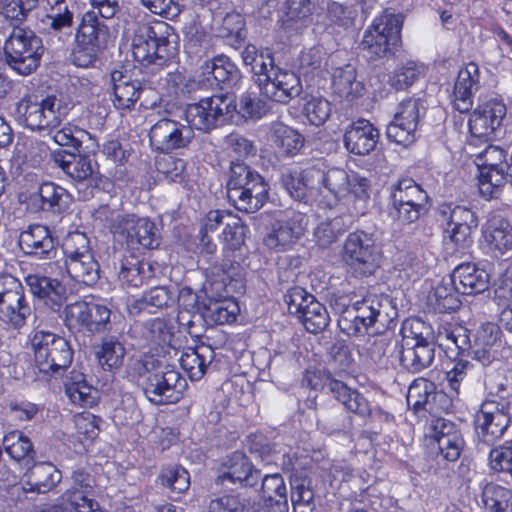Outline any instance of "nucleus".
Wrapping results in <instances>:
<instances>
[{
    "mask_svg": "<svg viewBox=\"0 0 512 512\" xmlns=\"http://www.w3.org/2000/svg\"><path fill=\"white\" fill-rule=\"evenodd\" d=\"M96 355L99 364L105 370L117 369L122 365L125 348L116 337L109 336L102 340L101 347Z\"/></svg>",
    "mask_w": 512,
    "mask_h": 512,
    "instance_id": "52",
    "label": "nucleus"
},
{
    "mask_svg": "<svg viewBox=\"0 0 512 512\" xmlns=\"http://www.w3.org/2000/svg\"><path fill=\"white\" fill-rule=\"evenodd\" d=\"M111 310L101 304L90 302L87 314L86 330L91 333H102L111 328Z\"/></svg>",
    "mask_w": 512,
    "mask_h": 512,
    "instance_id": "62",
    "label": "nucleus"
},
{
    "mask_svg": "<svg viewBox=\"0 0 512 512\" xmlns=\"http://www.w3.org/2000/svg\"><path fill=\"white\" fill-rule=\"evenodd\" d=\"M227 197L237 210L255 213L268 198V185L267 183L260 185L252 183L250 187L242 188V190L227 191Z\"/></svg>",
    "mask_w": 512,
    "mask_h": 512,
    "instance_id": "40",
    "label": "nucleus"
},
{
    "mask_svg": "<svg viewBox=\"0 0 512 512\" xmlns=\"http://www.w3.org/2000/svg\"><path fill=\"white\" fill-rule=\"evenodd\" d=\"M95 486V479L84 470L73 472L72 484L63 495L62 499L68 503L74 512H108L98 502L89 498Z\"/></svg>",
    "mask_w": 512,
    "mask_h": 512,
    "instance_id": "21",
    "label": "nucleus"
},
{
    "mask_svg": "<svg viewBox=\"0 0 512 512\" xmlns=\"http://www.w3.org/2000/svg\"><path fill=\"white\" fill-rule=\"evenodd\" d=\"M506 152L494 145L487 146L477 155L479 192L487 198H497L502 187L509 182Z\"/></svg>",
    "mask_w": 512,
    "mask_h": 512,
    "instance_id": "10",
    "label": "nucleus"
},
{
    "mask_svg": "<svg viewBox=\"0 0 512 512\" xmlns=\"http://www.w3.org/2000/svg\"><path fill=\"white\" fill-rule=\"evenodd\" d=\"M193 138L192 127L166 117L157 121L149 131L152 147L166 153L187 147Z\"/></svg>",
    "mask_w": 512,
    "mask_h": 512,
    "instance_id": "18",
    "label": "nucleus"
},
{
    "mask_svg": "<svg viewBox=\"0 0 512 512\" xmlns=\"http://www.w3.org/2000/svg\"><path fill=\"white\" fill-rule=\"evenodd\" d=\"M401 25L398 15L385 13L375 18L364 32L359 48L372 61L391 55L400 41Z\"/></svg>",
    "mask_w": 512,
    "mask_h": 512,
    "instance_id": "9",
    "label": "nucleus"
},
{
    "mask_svg": "<svg viewBox=\"0 0 512 512\" xmlns=\"http://www.w3.org/2000/svg\"><path fill=\"white\" fill-rule=\"evenodd\" d=\"M346 295L334 294L330 298L331 308L339 314L340 330L348 336L368 333H383L391 328L398 311L393 300L385 294L368 293L350 306Z\"/></svg>",
    "mask_w": 512,
    "mask_h": 512,
    "instance_id": "1",
    "label": "nucleus"
},
{
    "mask_svg": "<svg viewBox=\"0 0 512 512\" xmlns=\"http://www.w3.org/2000/svg\"><path fill=\"white\" fill-rule=\"evenodd\" d=\"M62 479V473L50 462L35 463L24 475L25 492L47 493Z\"/></svg>",
    "mask_w": 512,
    "mask_h": 512,
    "instance_id": "33",
    "label": "nucleus"
},
{
    "mask_svg": "<svg viewBox=\"0 0 512 512\" xmlns=\"http://www.w3.org/2000/svg\"><path fill=\"white\" fill-rule=\"evenodd\" d=\"M25 281L32 294L44 300L45 305L52 311L59 312L61 310L68 293L66 286L58 279L30 274Z\"/></svg>",
    "mask_w": 512,
    "mask_h": 512,
    "instance_id": "28",
    "label": "nucleus"
},
{
    "mask_svg": "<svg viewBox=\"0 0 512 512\" xmlns=\"http://www.w3.org/2000/svg\"><path fill=\"white\" fill-rule=\"evenodd\" d=\"M241 57L246 66L250 67L251 72L257 77L256 84L260 89L261 78L270 76V69L277 66L270 49H258L253 44H248L241 52Z\"/></svg>",
    "mask_w": 512,
    "mask_h": 512,
    "instance_id": "45",
    "label": "nucleus"
},
{
    "mask_svg": "<svg viewBox=\"0 0 512 512\" xmlns=\"http://www.w3.org/2000/svg\"><path fill=\"white\" fill-rule=\"evenodd\" d=\"M318 0H287L286 20L287 30L298 32L311 23V17L316 9Z\"/></svg>",
    "mask_w": 512,
    "mask_h": 512,
    "instance_id": "47",
    "label": "nucleus"
},
{
    "mask_svg": "<svg viewBox=\"0 0 512 512\" xmlns=\"http://www.w3.org/2000/svg\"><path fill=\"white\" fill-rule=\"evenodd\" d=\"M167 25L157 22L137 23L132 37V54L135 61L144 66H163L173 57L175 47L166 36Z\"/></svg>",
    "mask_w": 512,
    "mask_h": 512,
    "instance_id": "5",
    "label": "nucleus"
},
{
    "mask_svg": "<svg viewBox=\"0 0 512 512\" xmlns=\"http://www.w3.org/2000/svg\"><path fill=\"white\" fill-rule=\"evenodd\" d=\"M136 370L144 378L143 391L150 402L174 404L183 397L187 381L174 365L164 359L147 357L136 363Z\"/></svg>",
    "mask_w": 512,
    "mask_h": 512,
    "instance_id": "2",
    "label": "nucleus"
},
{
    "mask_svg": "<svg viewBox=\"0 0 512 512\" xmlns=\"http://www.w3.org/2000/svg\"><path fill=\"white\" fill-rule=\"evenodd\" d=\"M452 282L462 294H478L489 287V274L474 263H462L451 274Z\"/></svg>",
    "mask_w": 512,
    "mask_h": 512,
    "instance_id": "35",
    "label": "nucleus"
},
{
    "mask_svg": "<svg viewBox=\"0 0 512 512\" xmlns=\"http://www.w3.org/2000/svg\"><path fill=\"white\" fill-rule=\"evenodd\" d=\"M2 443L7 454L17 462L29 463L35 459L36 452L33 444L22 431L13 430L7 433Z\"/></svg>",
    "mask_w": 512,
    "mask_h": 512,
    "instance_id": "48",
    "label": "nucleus"
},
{
    "mask_svg": "<svg viewBox=\"0 0 512 512\" xmlns=\"http://www.w3.org/2000/svg\"><path fill=\"white\" fill-rule=\"evenodd\" d=\"M379 140V130L365 119L350 124L344 133L346 149L355 155H367L373 151Z\"/></svg>",
    "mask_w": 512,
    "mask_h": 512,
    "instance_id": "29",
    "label": "nucleus"
},
{
    "mask_svg": "<svg viewBox=\"0 0 512 512\" xmlns=\"http://www.w3.org/2000/svg\"><path fill=\"white\" fill-rule=\"evenodd\" d=\"M510 424V413L504 403L485 401L475 416L478 437L487 444L500 439Z\"/></svg>",
    "mask_w": 512,
    "mask_h": 512,
    "instance_id": "16",
    "label": "nucleus"
},
{
    "mask_svg": "<svg viewBox=\"0 0 512 512\" xmlns=\"http://www.w3.org/2000/svg\"><path fill=\"white\" fill-rule=\"evenodd\" d=\"M31 314L24 287L9 274L0 276V320L15 328L23 326Z\"/></svg>",
    "mask_w": 512,
    "mask_h": 512,
    "instance_id": "14",
    "label": "nucleus"
},
{
    "mask_svg": "<svg viewBox=\"0 0 512 512\" xmlns=\"http://www.w3.org/2000/svg\"><path fill=\"white\" fill-rule=\"evenodd\" d=\"M116 231L126 233L127 245L133 249L142 247L145 249L157 248L160 244L158 230L155 224L147 218L135 215H117Z\"/></svg>",
    "mask_w": 512,
    "mask_h": 512,
    "instance_id": "20",
    "label": "nucleus"
},
{
    "mask_svg": "<svg viewBox=\"0 0 512 512\" xmlns=\"http://www.w3.org/2000/svg\"><path fill=\"white\" fill-rule=\"evenodd\" d=\"M65 392L73 404L81 407L93 406L98 398V391L87 383L81 373H75L65 383Z\"/></svg>",
    "mask_w": 512,
    "mask_h": 512,
    "instance_id": "51",
    "label": "nucleus"
},
{
    "mask_svg": "<svg viewBox=\"0 0 512 512\" xmlns=\"http://www.w3.org/2000/svg\"><path fill=\"white\" fill-rule=\"evenodd\" d=\"M202 75L211 86L224 89L232 87L237 83L240 73L234 63L226 56H217L210 61H206L201 66Z\"/></svg>",
    "mask_w": 512,
    "mask_h": 512,
    "instance_id": "38",
    "label": "nucleus"
},
{
    "mask_svg": "<svg viewBox=\"0 0 512 512\" xmlns=\"http://www.w3.org/2000/svg\"><path fill=\"white\" fill-rule=\"evenodd\" d=\"M284 301L289 313L295 315L308 332L316 334L328 326L330 317L327 309L302 287L290 288L284 295Z\"/></svg>",
    "mask_w": 512,
    "mask_h": 512,
    "instance_id": "12",
    "label": "nucleus"
},
{
    "mask_svg": "<svg viewBox=\"0 0 512 512\" xmlns=\"http://www.w3.org/2000/svg\"><path fill=\"white\" fill-rule=\"evenodd\" d=\"M331 110V103L322 96L310 95L305 98L304 115L315 126L325 123L331 114Z\"/></svg>",
    "mask_w": 512,
    "mask_h": 512,
    "instance_id": "58",
    "label": "nucleus"
},
{
    "mask_svg": "<svg viewBox=\"0 0 512 512\" xmlns=\"http://www.w3.org/2000/svg\"><path fill=\"white\" fill-rule=\"evenodd\" d=\"M457 286L452 277L443 279L428 295V304L439 313H450L457 310L460 305Z\"/></svg>",
    "mask_w": 512,
    "mask_h": 512,
    "instance_id": "44",
    "label": "nucleus"
},
{
    "mask_svg": "<svg viewBox=\"0 0 512 512\" xmlns=\"http://www.w3.org/2000/svg\"><path fill=\"white\" fill-rule=\"evenodd\" d=\"M391 197L397 220L403 224L417 221L427 211L428 194L411 178L399 180Z\"/></svg>",
    "mask_w": 512,
    "mask_h": 512,
    "instance_id": "13",
    "label": "nucleus"
},
{
    "mask_svg": "<svg viewBox=\"0 0 512 512\" xmlns=\"http://www.w3.org/2000/svg\"><path fill=\"white\" fill-rule=\"evenodd\" d=\"M499 305L503 307L501 321L505 322L506 328L512 331V274L506 276L502 285L496 290Z\"/></svg>",
    "mask_w": 512,
    "mask_h": 512,
    "instance_id": "64",
    "label": "nucleus"
},
{
    "mask_svg": "<svg viewBox=\"0 0 512 512\" xmlns=\"http://www.w3.org/2000/svg\"><path fill=\"white\" fill-rule=\"evenodd\" d=\"M424 74V67L419 63L407 60L397 65L389 77L390 85L397 91L412 86Z\"/></svg>",
    "mask_w": 512,
    "mask_h": 512,
    "instance_id": "53",
    "label": "nucleus"
},
{
    "mask_svg": "<svg viewBox=\"0 0 512 512\" xmlns=\"http://www.w3.org/2000/svg\"><path fill=\"white\" fill-rule=\"evenodd\" d=\"M214 358V351L208 345H199L195 348H187L180 357V364L184 371L187 372L192 381L200 380L207 366Z\"/></svg>",
    "mask_w": 512,
    "mask_h": 512,
    "instance_id": "43",
    "label": "nucleus"
},
{
    "mask_svg": "<svg viewBox=\"0 0 512 512\" xmlns=\"http://www.w3.org/2000/svg\"><path fill=\"white\" fill-rule=\"evenodd\" d=\"M407 403L415 413L426 411L436 415L450 408L451 399L446 393L437 391L432 381L420 377L409 386Z\"/></svg>",
    "mask_w": 512,
    "mask_h": 512,
    "instance_id": "19",
    "label": "nucleus"
},
{
    "mask_svg": "<svg viewBox=\"0 0 512 512\" xmlns=\"http://www.w3.org/2000/svg\"><path fill=\"white\" fill-rule=\"evenodd\" d=\"M401 346L434 343L430 339L431 328L419 318H408L402 323Z\"/></svg>",
    "mask_w": 512,
    "mask_h": 512,
    "instance_id": "56",
    "label": "nucleus"
},
{
    "mask_svg": "<svg viewBox=\"0 0 512 512\" xmlns=\"http://www.w3.org/2000/svg\"><path fill=\"white\" fill-rule=\"evenodd\" d=\"M261 79V95L277 103L288 104L303 92L300 77L291 70L277 66L270 69V76Z\"/></svg>",
    "mask_w": 512,
    "mask_h": 512,
    "instance_id": "17",
    "label": "nucleus"
},
{
    "mask_svg": "<svg viewBox=\"0 0 512 512\" xmlns=\"http://www.w3.org/2000/svg\"><path fill=\"white\" fill-rule=\"evenodd\" d=\"M481 498L488 512H512V491L506 487L493 482L486 483Z\"/></svg>",
    "mask_w": 512,
    "mask_h": 512,
    "instance_id": "50",
    "label": "nucleus"
},
{
    "mask_svg": "<svg viewBox=\"0 0 512 512\" xmlns=\"http://www.w3.org/2000/svg\"><path fill=\"white\" fill-rule=\"evenodd\" d=\"M90 302L76 301L64 307V324L69 330H86Z\"/></svg>",
    "mask_w": 512,
    "mask_h": 512,
    "instance_id": "61",
    "label": "nucleus"
},
{
    "mask_svg": "<svg viewBox=\"0 0 512 512\" xmlns=\"http://www.w3.org/2000/svg\"><path fill=\"white\" fill-rule=\"evenodd\" d=\"M260 479V472L254 470L251 462L242 452L235 451L222 463L219 475L216 478L218 484L226 482L245 486H254Z\"/></svg>",
    "mask_w": 512,
    "mask_h": 512,
    "instance_id": "25",
    "label": "nucleus"
},
{
    "mask_svg": "<svg viewBox=\"0 0 512 512\" xmlns=\"http://www.w3.org/2000/svg\"><path fill=\"white\" fill-rule=\"evenodd\" d=\"M32 211H47L53 214H63L72 203V196L63 187L52 182L42 183L38 190L27 198Z\"/></svg>",
    "mask_w": 512,
    "mask_h": 512,
    "instance_id": "23",
    "label": "nucleus"
},
{
    "mask_svg": "<svg viewBox=\"0 0 512 512\" xmlns=\"http://www.w3.org/2000/svg\"><path fill=\"white\" fill-rule=\"evenodd\" d=\"M483 238L489 250L504 255L512 250V226L500 216H492L483 226Z\"/></svg>",
    "mask_w": 512,
    "mask_h": 512,
    "instance_id": "37",
    "label": "nucleus"
},
{
    "mask_svg": "<svg viewBox=\"0 0 512 512\" xmlns=\"http://www.w3.org/2000/svg\"><path fill=\"white\" fill-rule=\"evenodd\" d=\"M306 225V216L293 212L287 219L277 220L273 223L264 243L275 251H285L304 235Z\"/></svg>",
    "mask_w": 512,
    "mask_h": 512,
    "instance_id": "22",
    "label": "nucleus"
},
{
    "mask_svg": "<svg viewBox=\"0 0 512 512\" xmlns=\"http://www.w3.org/2000/svg\"><path fill=\"white\" fill-rule=\"evenodd\" d=\"M333 92L349 102L364 95L365 86L357 80V72L351 64L335 68L332 74Z\"/></svg>",
    "mask_w": 512,
    "mask_h": 512,
    "instance_id": "39",
    "label": "nucleus"
},
{
    "mask_svg": "<svg viewBox=\"0 0 512 512\" xmlns=\"http://www.w3.org/2000/svg\"><path fill=\"white\" fill-rule=\"evenodd\" d=\"M91 139V134L75 125L67 124L56 130L53 140L60 146H67L74 151H79L82 144Z\"/></svg>",
    "mask_w": 512,
    "mask_h": 512,
    "instance_id": "59",
    "label": "nucleus"
},
{
    "mask_svg": "<svg viewBox=\"0 0 512 512\" xmlns=\"http://www.w3.org/2000/svg\"><path fill=\"white\" fill-rule=\"evenodd\" d=\"M252 183H266L263 177L243 162L233 161L230 167V176L227 182V191L250 187Z\"/></svg>",
    "mask_w": 512,
    "mask_h": 512,
    "instance_id": "55",
    "label": "nucleus"
},
{
    "mask_svg": "<svg viewBox=\"0 0 512 512\" xmlns=\"http://www.w3.org/2000/svg\"><path fill=\"white\" fill-rule=\"evenodd\" d=\"M4 59L19 75L33 73L44 51L42 40L30 29L15 27L4 42Z\"/></svg>",
    "mask_w": 512,
    "mask_h": 512,
    "instance_id": "6",
    "label": "nucleus"
},
{
    "mask_svg": "<svg viewBox=\"0 0 512 512\" xmlns=\"http://www.w3.org/2000/svg\"><path fill=\"white\" fill-rule=\"evenodd\" d=\"M306 174V180L315 185L316 200L326 207H333L349 194L359 199L368 197V180L355 173L350 175L345 169L311 166L306 168Z\"/></svg>",
    "mask_w": 512,
    "mask_h": 512,
    "instance_id": "3",
    "label": "nucleus"
},
{
    "mask_svg": "<svg viewBox=\"0 0 512 512\" xmlns=\"http://www.w3.org/2000/svg\"><path fill=\"white\" fill-rule=\"evenodd\" d=\"M31 345L35 367L40 373L52 375L65 371L73 360V349L64 337L49 331H36Z\"/></svg>",
    "mask_w": 512,
    "mask_h": 512,
    "instance_id": "8",
    "label": "nucleus"
},
{
    "mask_svg": "<svg viewBox=\"0 0 512 512\" xmlns=\"http://www.w3.org/2000/svg\"><path fill=\"white\" fill-rule=\"evenodd\" d=\"M62 250L66 271L71 279L86 286L96 284L100 277V266L88 237L79 231L71 232L64 238Z\"/></svg>",
    "mask_w": 512,
    "mask_h": 512,
    "instance_id": "7",
    "label": "nucleus"
},
{
    "mask_svg": "<svg viewBox=\"0 0 512 512\" xmlns=\"http://www.w3.org/2000/svg\"><path fill=\"white\" fill-rule=\"evenodd\" d=\"M239 312L238 304L231 300L210 301L203 307V332L206 324L223 325L234 322Z\"/></svg>",
    "mask_w": 512,
    "mask_h": 512,
    "instance_id": "49",
    "label": "nucleus"
},
{
    "mask_svg": "<svg viewBox=\"0 0 512 512\" xmlns=\"http://www.w3.org/2000/svg\"><path fill=\"white\" fill-rule=\"evenodd\" d=\"M208 512H256L246 501L235 495H224L213 499Z\"/></svg>",
    "mask_w": 512,
    "mask_h": 512,
    "instance_id": "63",
    "label": "nucleus"
},
{
    "mask_svg": "<svg viewBox=\"0 0 512 512\" xmlns=\"http://www.w3.org/2000/svg\"><path fill=\"white\" fill-rule=\"evenodd\" d=\"M39 0H0V14L11 21L23 22Z\"/></svg>",
    "mask_w": 512,
    "mask_h": 512,
    "instance_id": "60",
    "label": "nucleus"
},
{
    "mask_svg": "<svg viewBox=\"0 0 512 512\" xmlns=\"http://www.w3.org/2000/svg\"><path fill=\"white\" fill-rule=\"evenodd\" d=\"M479 88V68L471 62L460 69L453 91V106L460 113L468 112L473 106V93Z\"/></svg>",
    "mask_w": 512,
    "mask_h": 512,
    "instance_id": "30",
    "label": "nucleus"
},
{
    "mask_svg": "<svg viewBox=\"0 0 512 512\" xmlns=\"http://www.w3.org/2000/svg\"><path fill=\"white\" fill-rule=\"evenodd\" d=\"M271 140L278 152L288 157L296 155L304 145L303 136L282 122L272 124Z\"/></svg>",
    "mask_w": 512,
    "mask_h": 512,
    "instance_id": "46",
    "label": "nucleus"
},
{
    "mask_svg": "<svg viewBox=\"0 0 512 512\" xmlns=\"http://www.w3.org/2000/svg\"><path fill=\"white\" fill-rule=\"evenodd\" d=\"M70 109V103L61 95H47L41 100L35 95H26L15 103L12 114L20 125L31 131L51 133L60 127Z\"/></svg>",
    "mask_w": 512,
    "mask_h": 512,
    "instance_id": "4",
    "label": "nucleus"
},
{
    "mask_svg": "<svg viewBox=\"0 0 512 512\" xmlns=\"http://www.w3.org/2000/svg\"><path fill=\"white\" fill-rule=\"evenodd\" d=\"M506 106L497 100H490L473 111L469 118V130L474 137L489 138L502 124Z\"/></svg>",
    "mask_w": 512,
    "mask_h": 512,
    "instance_id": "24",
    "label": "nucleus"
},
{
    "mask_svg": "<svg viewBox=\"0 0 512 512\" xmlns=\"http://www.w3.org/2000/svg\"><path fill=\"white\" fill-rule=\"evenodd\" d=\"M434 358V343L401 346L400 365L410 373H420L430 367Z\"/></svg>",
    "mask_w": 512,
    "mask_h": 512,
    "instance_id": "41",
    "label": "nucleus"
},
{
    "mask_svg": "<svg viewBox=\"0 0 512 512\" xmlns=\"http://www.w3.org/2000/svg\"><path fill=\"white\" fill-rule=\"evenodd\" d=\"M177 321L191 337L200 338L203 335V315L198 301V295L189 287H183L178 294Z\"/></svg>",
    "mask_w": 512,
    "mask_h": 512,
    "instance_id": "27",
    "label": "nucleus"
},
{
    "mask_svg": "<svg viewBox=\"0 0 512 512\" xmlns=\"http://www.w3.org/2000/svg\"><path fill=\"white\" fill-rule=\"evenodd\" d=\"M343 260L356 276L374 274L379 267V253L373 235L363 230L350 233L344 242Z\"/></svg>",
    "mask_w": 512,
    "mask_h": 512,
    "instance_id": "11",
    "label": "nucleus"
},
{
    "mask_svg": "<svg viewBox=\"0 0 512 512\" xmlns=\"http://www.w3.org/2000/svg\"><path fill=\"white\" fill-rule=\"evenodd\" d=\"M158 480L162 486L177 494L185 492L190 486L189 473L177 465L163 468Z\"/></svg>",
    "mask_w": 512,
    "mask_h": 512,
    "instance_id": "57",
    "label": "nucleus"
},
{
    "mask_svg": "<svg viewBox=\"0 0 512 512\" xmlns=\"http://www.w3.org/2000/svg\"><path fill=\"white\" fill-rule=\"evenodd\" d=\"M326 386L333 397L340 402L347 411L364 419L372 418L373 415L370 403L358 390L352 389L344 382L336 379L328 380Z\"/></svg>",
    "mask_w": 512,
    "mask_h": 512,
    "instance_id": "34",
    "label": "nucleus"
},
{
    "mask_svg": "<svg viewBox=\"0 0 512 512\" xmlns=\"http://www.w3.org/2000/svg\"><path fill=\"white\" fill-rule=\"evenodd\" d=\"M109 39L108 26L99 20L95 11L86 12L77 28V43L101 50L107 46Z\"/></svg>",
    "mask_w": 512,
    "mask_h": 512,
    "instance_id": "36",
    "label": "nucleus"
},
{
    "mask_svg": "<svg viewBox=\"0 0 512 512\" xmlns=\"http://www.w3.org/2000/svg\"><path fill=\"white\" fill-rule=\"evenodd\" d=\"M232 101L226 95H213L189 104L184 110L187 126L208 133L218 126L225 114L231 112Z\"/></svg>",
    "mask_w": 512,
    "mask_h": 512,
    "instance_id": "15",
    "label": "nucleus"
},
{
    "mask_svg": "<svg viewBox=\"0 0 512 512\" xmlns=\"http://www.w3.org/2000/svg\"><path fill=\"white\" fill-rule=\"evenodd\" d=\"M113 89V104L119 110H129L138 101L144 87L127 71L113 70L110 74Z\"/></svg>",
    "mask_w": 512,
    "mask_h": 512,
    "instance_id": "32",
    "label": "nucleus"
},
{
    "mask_svg": "<svg viewBox=\"0 0 512 512\" xmlns=\"http://www.w3.org/2000/svg\"><path fill=\"white\" fill-rule=\"evenodd\" d=\"M21 250L29 256L40 259L50 258L56 252L55 239L48 227L41 224L29 225L18 239Z\"/></svg>",
    "mask_w": 512,
    "mask_h": 512,
    "instance_id": "26",
    "label": "nucleus"
},
{
    "mask_svg": "<svg viewBox=\"0 0 512 512\" xmlns=\"http://www.w3.org/2000/svg\"><path fill=\"white\" fill-rule=\"evenodd\" d=\"M306 169L297 173H286L281 177L282 186L289 193V195L296 200H304L307 197L316 199L315 185H311L306 180Z\"/></svg>",
    "mask_w": 512,
    "mask_h": 512,
    "instance_id": "54",
    "label": "nucleus"
},
{
    "mask_svg": "<svg viewBox=\"0 0 512 512\" xmlns=\"http://www.w3.org/2000/svg\"><path fill=\"white\" fill-rule=\"evenodd\" d=\"M246 236V226L244 225L241 218L237 215L228 216L226 226L223 228L221 237L224 243L223 252L224 257L222 268L226 271L228 263L233 265V262H236L235 257L231 258V253H235L237 250H240L244 245Z\"/></svg>",
    "mask_w": 512,
    "mask_h": 512,
    "instance_id": "42",
    "label": "nucleus"
},
{
    "mask_svg": "<svg viewBox=\"0 0 512 512\" xmlns=\"http://www.w3.org/2000/svg\"><path fill=\"white\" fill-rule=\"evenodd\" d=\"M52 157L54 163L74 182L80 185L94 182V168L89 156L55 151Z\"/></svg>",
    "mask_w": 512,
    "mask_h": 512,
    "instance_id": "31",
    "label": "nucleus"
}]
</instances>
